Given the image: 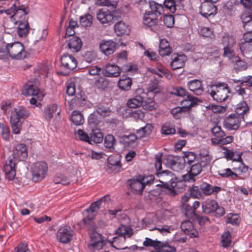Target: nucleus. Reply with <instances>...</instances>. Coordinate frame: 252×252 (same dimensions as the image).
Instances as JSON below:
<instances>
[{
  "label": "nucleus",
  "instance_id": "obj_1",
  "mask_svg": "<svg viewBox=\"0 0 252 252\" xmlns=\"http://www.w3.org/2000/svg\"><path fill=\"white\" fill-rule=\"evenodd\" d=\"M27 52L23 44L19 42L11 43H0V59L22 60L27 57Z\"/></svg>",
  "mask_w": 252,
  "mask_h": 252
},
{
  "label": "nucleus",
  "instance_id": "obj_2",
  "mask_svg": "<svg viewBox=\"0 0 252 252\" xmlns=\"http://www.w3.org/2000/svg\"><path fill=\"white\" fill-rule=\"evenodd\" d=\"M110 201V196L108 195L102 197L100 199L93 202L89 208L86 209L84 212V218L81 221L78 223L80 227L86 226L88 229L94 231L96 228V225L94 221L96 214L100 208L102 202H106Z\"/></svg>",
  "mask_w": 252,
  "mask_h": 252
},
{
  "label": "nucleus",
  "instance_id": "obj_3",
  "mask_svg": "<svg viewBox=\"0 0 252 252\" xmlns=\"http://www.w3.org/2000/svg\"><path fill=\"white\" fill-rule=\"evenodd\" d=\"M207 92L214 100L222 102L226 101L228 98L230 90L227 84L218 83L210 85L208 88Z\"/></svg>",
  "mask_w": 252,
  "mask_h": 252
},
{
  "label": "nucleus",
  "instance_id": "obj_4",
  "mask_svg": "<svg viewBox=\"0 0 252 252\" xmlns=\"http://www.w3.org/2000/svg\"><path fill=\"white\" fill-rule=\"evenodd\" d=\"M11 7L6 11L7 14H12L10 17V21L13 23L27 21V11L24 5H20L18 0H11Z\"/></svg>",
  "mask_w": 252,
  "mask_h": 252
},
{
  "label": "nucleus",
  "instance_id": "obj_5",
  "mask_svg": "<svg viewBox=\"0 0 252 252\" xmlns=\"http://www.w3.org/2000/svg\"><path fill=\"white\" fill-rule=\"evenodd\" d=\"M203 212L205 214H210L217 218L223 216L225 214V209L219 206L215 200H208L202 204Z\"/></svg>",
  "mask_w": 252,
  "mask_h": 252
},
{
  "label": "nucleus",
  "instance_id": "obj_6",
  "mask_svg": "<svg viewBox=\"0 0 252 252\" xmlns=\"http://www.w3.org/2000/svg\"><path fill=\"white\" fill-rule=\"evenodd\" d=\"M153 176L144 177L139 176L138 179H133L129 181V186L132 190L136 194H141L146 185L150 184L153 182Z\"/></svg>",
  "mask_w": 252,
  "mask_h": 252
},
{
  "label": "nucleus",
  "instance_id": "obj_7",
  "mask_svg": "<svg viewBox=\"0 0 252 252\" xmlns=\"http://www.w3.org/2000/svg\"><path fill=\"white\" fill-rule=\"evenodd\" d=\"M48 165L45 161H39L34 163L32 167V179L34 182L43 180L47 173Z\"/></svg>",
  "mask_w": 252,
  "mask_h": 252
},
{
  "label": "nucleus",
  "instance_id": "obj_8",
  "mask_svg": "<svg viewBox=\"0 0 252 252\" xmlns=\"http://www.w3.org/2000/svg\"><path fill=\"white\" fill-rule=\"evenodd\" d=\"M156 175L159 178V181L164 186L170 184L172 188H179L180 184H182L183 181H177V179L174 177L172 172L168 170L156 172Z\"/></svg>",
  "mask_w": 252,
  "mask_h": 252
},
{
  "label": "nucleus",
  "instance_id": "obj_9",
  "mask_svg": "<svg viewBox=\"0 0 252 252\" xmlns=\"http://www.w3.org/2000/svg\"><path fill=\"white\" fill-rule=\"evenodd\" d=\"M190 166V169L188 173L182 176V181L184 183L194 182L195 181V177L201 172V166L198 161L195 162L194 159L189 160L187 163Z\"/></svg>",
  "mask_w": 252,
  "mask_h": 252
},
{
  "label": "nucleus",
  "instance_id": "obj_10",
  "mask_svg": "<svg viewBox=\"0 0 252 252\" xmlns=\"http://www.w3.org/2000/svg\"><path fill=\"white\" fill-rule=\"evenodd\" d=\"M61 67L63 68L65 71L61 72V73L63 75H67L71 70L75 69L77 66V62L76 59L71 55L68 54H64L61 57Z\"/></svg>",
  "mask_w": 252,
  "mask_h": 252
},
{
  "label": "nucleus",
  "instance_id": "obj_11",
  "mask_svg": "<svg viewBox=\"0 0 252 252\" xmlns=\"http://www.w3.org/2000/svg\"><path fill=\"white\" fill-rule=\"evenodd\" d=\"M242 121H245L244 116L231 114L224 120L223 126L228 130H237L239 128Z\"/></svg>",
  "mask_w": 252,
  "mask_h": 252
},
{
  "label": "nucleus",
  "instance_id": "obj_12",
  "mask_svg": "<svg viewBox=\"0 0 252 252\" xmlns=\"http://www.w3.org/2000/svg\"><path fill=\"white\" fill-rule=\"evenodd\" d=\"M73 235V231L68 225L62 226L57 233V239L61 243L67 244L71 241Z\"/></svg>",
  "mask_w": 252,
  "mask_h": 252
},
{
  "label": "nucleus",
  "instance_id": "obj_13",
  "mask_svg": "<svg viewBox=\"0 0 252 252\" xmlns=\"http://www.w3.org/2000/svg\"><path fill=\"white\" fill-rule=\"evenodd\" d=\"M96 18L101 24L110 26L114 23V15L112 11L102 8L97 13Z\"/></svg>",
  "mask_w": 252,
  "mask_h": 252
},
{
  "label": "nucleus",
  "instance_id": "obj_14",
  "mask_svg": "<svg viewBox=\"0 0 252 252\" xmlns=\"http://www.w3.org/2000/svg\"><path fill=\"white\" fill-rule=\"evenodd\" d=\"M23 93L26 96H36L39 101L42 100L45 95V93L43 91L31 83H27L24 86Z\"/></svg>",
  "mask_w": 252,
  "mask_h": 252
},
{
  "label": "nucleus",
  "instance_id": "obj_15",
  "mask_svg": "<svg viewBox=\"0 0 252 252\" xmlns=\"http://www.w3.org/2000/svg\"><path fill=\"white\" fill-rule=\"evenodd\" d=\"M17 158L8 159L4 165L3 170L5 174L6 178L9 180H12L15 175V165Z\"/></svg>",
  "mask_w": 252,
  "mask_h": 252
},
{
  "label": "nucleus",
  "instance_id": "obj_16",
  "mask_svg": "<svg viewBox=\"0 0 252 252\" xmlns=\"http://www.w3.org/2000/svg\"><path fill=\"white\" fill-rule=\"evenodd\" d=\"M100 51L106 56L114 53L117 48V43L112 40H103L99 44Z\"/></svg>",
  "mask_w": 252,
  "mask_h": 252
},
{
  "label": "nucleus",
  "instance_id": "obj_17",
  "mask_svg": "<svg viewBox=\"0 0 252 252\" xmlns=\"http://www.w3.org/2000/svg\"><path fill=\"white\" fill-rule=\"evenodd\" d=\"M61 112V107L56 104H52L47 106L44 110V117L45 120L50 121L53 117L54 114L57 118L59 116Z\"/></svg>",
  "mask_w": 252,
  "mask_h": 252
},
{
  "label": "nucleus",
  "instance_id": "obj_18",
  "mask_svg": "<svg viewBox=\"0 0 252 252\" xmlns=\"http://www.w3.org/2000/svg\"><path fill=\"white\" fill-rule=\"evenodd\" d=\"M200 13L204 17L208 18L216 14L217 8L212 3L202 2L200 6Z\"/></svg>",
  "mask_w": 252,
  "mask_h": 252
},
{
  "label": "nucleus",
  "instance_id": "obj_19",
  "mask_svg": "<svg viewBox=\"0 0 252 252\" xmlns=\"http://www.w3.org/2000/svg\"><path fill=\"white\" fill-rule=\"evenodd\" d=\"M30 115L29 111L23 106H19L15 108L12 112L10 119L13 121H18L21 122V120H24Z\"/></svg>",
  "mask_w": 252,
  "mask_h": 252
},
{
  "label": "nucleus",
  "instance_id": "obj_20",
  "mask_svg": "<svg viewBox=\"0 0 252 252\" xmlns=\"http://www.w3.org/2000/svg\"><path fill=\"white\" fill-rule=\"evenodd\" d=\"M188 89L194 94L201 95L204 91L202 82L200 80L193 79L187 83Z\"/></svg>",
  "mask_w": 252,
  "mask_h": 252
},
{
  "label": "nucleus",
  "instance_id": "obj_21",
  "mask_svg": "<svg viewBox=\"0 0 252 252\" xmlns=\"http://www.w3.org/2000/svg\"><path fill=\"white\" fill-rule=\"evenodd\" d=\"M121 69L118 66L114 64L108 63L102 69V74L106 77H117L120 75Z\"/></svg>",
  "mask_w": 252,
  "mask_h": 252
},
{
  "label": "nucleus",
  "instance_id": "obj_22",
  "mask_svg": "<svg viewBox=\"0 0 252 252\" xmlns=\"http://www.w3.org/2000/svg\"><path fill=\"white\" fill-rule=\"evenodd\" d=\"M222 42L224 44L227 42L224 48V56L231 59L234 56V52L231 49V46L235 43V39L232 36H224L223 37Z\"/></svg>",
  "mask_w": 252,
  "mask_h": 252
},
{
  "label": "nucleus",
  "instance_id": "obj_23",
  "mask_svg": "<svg viewBox=\"0 0 252 252\" xmlns=\"http://www.w3.org/2000/svg\"><path fill=\"white\" fill-rule=\"evenodd\" d=\"M181 228L186 234L191 238L198 236V232L194 228L192 223L190 220L183 221L181 225Z\"/></svg>",
  "mask_w": 252,
  "mask_h": 252
},
{
  "label": "nucleus",
  "instance_id": "obj_24",
  "mask_svg": "<svg viewBox=\"0 0 252 252\" xmlns=\"http://www.w3.org/2000/svg\"><path fill=\"white\" fill-rule=\"evenodd\" d=\"M170 167L173 170L179 172L183 170L186 165L185 158H166Z\"/></svg>",
  "mask_w": 252,
  "mask_h": 252
},
{
  "label": "nucleus",
  "instance_id": "obj_25",
  "mask_svg": "<svg viewBox=\"0 0 252 252\" xmlns=\"http://www.w3.org/2000/svg\"><path fill=\"white\" fill-rule=\"evenodd\" d=\"M172 62L170 65L173 70H176L183 67L186 61V57L185 55H174L172 56Z\"/></svg>",
  "mask_w": 252,
  "mask_h": 252
},
{
  "label": "nucleus",
  "instance_id": "obj_26",
  "mask_svg": "<svg viewBox=\"0 0 252 252\" xmlns=\"http://www.w3.org/2000/svg\"><path fill=\"white\" fill-rule=\"evenodd\" d=\"M190 197L185 195L182 198V202L183 207L186 211L185 215L188 218L192 219H194V216L196 215V213L194 212L192 206L187 203L190 201Z\"/></svg>",
  "mask_w": 252,
  "mask_h": 252
},
{
  "label": "nucleus",
  "instance_id": "obj_27",
  "mask_svg": "<svg viewBox=\"0 0 252 252\" xmlns=\"http://www.w3.org/2000/svg\"><path fill=\"white\" fill-rule=\"evenodd\" d=\"M158 22V16L152 13L147 11L143 15V23L148 27L152 28L156 26Z\"/></svg>",
  "mask_w": 252,
  "mask_h": 252
},
{
  "label": "nucleus",
  "instance_id": "obj_28",
  "mask_svg": "<svg viewBox=\"0 0 252 252\" xmlns=\"http://www.w3.org/2000/svg\"><path fill=\"white\" fill-rule=\"evenodd\" d=\"M172 51V49L167 40L165 38L160 39L158 49L160 55L162 57L169 56Z\"/></svg>",
  "mask_w": 252,
  "mask_h": 252
},
{
  "label": "nucleus",
  "instance_id": "obj_29",
  "mask_svg": "<svg viewBox=\"0 0 252 252\" xmlns=\"http://www.w3.org/2000/svg\"><path fill=\"white\" fill-rule=\"evenodd\" d=\"M82 46V42L81 39L76 36H72L68 41L67 46L73 52H78Z\"/></svg>",
  "mask_w": 252,
  "mask_h": 252
},
{
  "label": "nucleus",
  "instance_id": "obj_30",
  "mask_svg": "<svg viewBox=\"0 0 252 252\" xmlns=\"http://www.w3.org/2000/svg\"><path fill=\"white\" fill-rule=\"evenodd\" d=\"M13 24L15 25H18L17 27V32L19 36L21 37H26L30 30L28 20Z\"/></svg>",
  "mask_w": 252,
  "mask_h": 252
},
{
  "label": "nucleus",
  "instance_id": "obj_31",
  "mask_svg": "<svg viewBox=\"0 0 252 252\" xmlns=\"http://www.w3.org/2000/svg\"><path fill=\"white\" fill-rule=\"evenodd\" d=\"M27 148L25 144H19L13 149V158H27Z\"/></svg>",
  "mask_w": 252,
  "mask_h": 252
},
{
  "label": "nucleus",
  "instance_id": "obj_32",
  "mask_svg": "<svg viewBox=\"0 0 252 252\" xmlns=\"http://www.w3.org/2000/svg\"><path fill=\"white\" fill-rule=\"evenodd\" d=\"M114 30L117 35L128 34L129 32L128 26L122 21L117 23L114 26Z\"/></svg>",
  "mask_w": 252,
  "mask_h": 252
},
{
  "label": "nucleus",
  "instance_id": "obj_33",
  "mask_svg": "<svg viewBox=\"0 0 252 252\" xmlns=\"http://www.w3.org/2000/svg\"><path fill=\"white\" fill-rule=\"evenodd\" d=\"M198 99L190 94L187 95L186 98L181 101L182 108L189 109L197 104Z\"/></svg>",
  "mask_w": 252,
  "mask_h": 252
},
{
  "label": "nucleus",
  "instance_id": "obj_34",
  "mask_svg": "<svg viewBox=\"0 0 252 252\" xmlns=\"http://www.w3.org/2000/svg\"><path fill=\"white\" fill-rule=\"evenodd\" d=\"M149 6L151 10L149 12L153 13L157 16H160L163 14L164 7L161 4H159L155 1H150Z\"/></svg>",
  "mask_w": 252,
  "mask_h": 252
},
{
  "label": "nucleus",
  "instance_id": "obj_35",
  "mask_svg": "<svg viewBox=\"0 0 252 252\" xmlns=\"http://www.w3.org/2000/svg\"><path fill=\"white\" fill-rule=\"evenodd\" d=\"M249 110L250 108L247 103L243 100L237 105L235 110V113L234 114L239 116H244V119H245V116L249 112Z\"/></svg>",
  "mask_w": 252,
  "mask_h": 252
},
{
  "label": "nucleus",
  "instance_id": "obj_36",
  "mask_svg": "<svg viewBox=\"0 0 252 252\" xmlns=\"http://www.w3.org/2000/svg\"><path fill=\"white\" fill-rule=\"evenodd\" d=\"M161 192H162L161 189H157L151 190L148 192L146 197L152 202H158L161 199Z\"/></svg>",
  "mask_w": 252,
  "mask_h": 252
},
{
  "label": "nucleus",
  "instance_id": "obj_37",
  "mask_svg": "<svg viewBox=\"0 0 252 252\" xmlns=\"http://www.w3.org/2000/svg\"><path fill=\"white\" fill-rule=\"evenodd\" d=\"M91 144L100 143L103 140V135L99 129H93L90 133Z\"/></svg>",
  "mask_w": 252,
  "mask_h": 252
},
{
  "label": "nucleus",
  "instance_id": "obj_38",
  "mask_svg": "<svg viewBox=\"0 0 252 252\" xmlns=\"http://www.w3.org/2000/svg\"><path fill=\"white\" fill-rule=\"evenodd\" d=\"M144 102V97L141 95H136L129 99L127 102V106L131 108H136L141 106Z\"/></svg>",
  "mask_w": 252,
  "mask_h": 252
},
{
  "label": "nucleus",
  "instance_id": "obj_39",
  "mask_svg": "<svg viewBox=\"0 0 252 252\" xmlns=\"http://www.w3.org/2000/svg\"><path fill=\"white\" fill-rule=\"evenodd\" d=\"M107 166L112 171L117 172L121 168L120 158H107Z\"/></svg>",
  "mask_w": 252,
  "mask_h": 252
},
{
  "label": "nucleus",
  "instance_id": "obj_40",
  "mask_svg": "<svg viewBox=\"0 0 252 252\" xmlns=\"http://www.w3.org/2000/svg\"><path fill=\"white\" fill-rule=\"evenodd\" d=\"M0 135L4 140H8L9 139V128L4 121H0Z\"/></svg>",
  "mask_w": 252,
  "mask_h": 252
},
{
  "label": "nucleus",
  "instance_id": "obj_41",
  "mask_svg": "<svg viewBox=\"0 0 252 252\" xmlns=\"http://www.w3.org/2000/svg\"><path fill=\"white\" fill-rule=\"evenodd\" d=\"M132 83V80L129 77L121 78L118 82V86L122 90L128 91L130 90Z\"/></svg>",
  "mask_w": 252,
  "mask_h": 252
},
{
  "label": "nucleus",
  "instance_id": "obj_42",
  "mask_svg": "<svg viewBox=\"0 0 252 252\" xmlns=\"http://www.w3.org/2000/svg\"><path fill=\"white\" fill-rule=\"evenodd\" d=\"M225 219L226 223H230L233 225H238L241 221V219L237 214H229Z\"/></svg>",
  "mask_w": 252,
  "mask_h": 252
},
{
  "label": "nucleus",
  "instance_id": "obj_43",
  "mask_svg": "<svg viewBox=\"0 0 252 252\" xmlns=\"http://www.w3.org/2000/svg\"><path fill=\"white\" fill-rule=\"evenodd\" d=\"M71 120L73 124L76 126L81 125L84 122L83 116L80 112L77 111H73Z\"/></svg>",
  "mask_w": 252,
  "mask_h": 252
},
{
  "label": "nucleus",
  "instance_id": "obj_44",
  "mask_svg": "<svg viewBox=\"0 0 252 252\" xmlns=\"http://www.w3.org/2000/svg\"><path fill=\"white\" fill-rule=\"evenodd\" d=\"M231 233L229 231H225L222 235L221 243L224 248H228L231 243Z\"/></svg>",
  "mask_w": 252,
  "mask_h": 252
},
{
  "label": "nucleus",
  "instance_id": "obj_45",
  "mask_svg": "<svg viewBox=\"0 0 252 252\" xmlns=\"http://www.w3.org/2000/svg\"><path fill=\"white\" fill-rule=\"evenodd\" d=\"M205 54L206 55L205 57L207 58L216 59L218 58L220 56V52L217 47L207 48Z\"/></svg>",
  "mask_w": 252,
  "mask_h": 252
},
{
  "label": "nucleus",
  "instance_id": "obj_46",
  "mask_svg": "<svg viewBox=\"0 0 252 252\" xmlns=\"http://www.w3.org/2000/svg\"><path fill=\"white\" fill-rule=\"evenodd\" d=\"M150 70L152 73L157 74L160 77L162 76L161 73L163 74L168 79H170L172 77V75L162 66H160L157 69L151 68Z\"/></svg>",
  "mask_w": 252,
  "mask_h": 252
},
{
  "label": "nucleus",
  "instance_id": "obj_47",
  "mask_svg": "<svg viewBox=\"0 0 252 252\" xmlns=\"http://www.w3.org/2000/svg\"><path fill=\"white\" fill-rule=\"evenodd\" d=\"M118 1V0H96V4L99 6L115 8Z\"/></svg>",
  "mask_w": 252,
  "mask_h": 252
},
{
  "label": "nucleus",
  "instance_id": "obj_48",
  "mask_svg": "<svg viewBox=\"0 0 252 252\" xmlns=\"http://www.w3.org/2000/svg\"><path fill=\"white\" fill-rule=\"evenodd\" d=\"M180 2L175 0H164V7L169 9L171 13L175 12L177 7L179 5Z\"/></svg>",
  "mask_w": 252,
  "mask_h": 252
},
{
  "label": "nucleus",
  "instance_id": "obj_49",
  "mask_svg": "<svg viewBox=\"0 0 252 252\" xmlns=\"http://www.w3.org/2000/svg\"><path fill=\"white\" fill-rule=\"evenodd\" d=\"M80 22L83 27H90L93 22V16L90 14L81 16L80 18Z\"/></svg>",
  "mask_w": 252,
  "mask_h": 252
},
{
  "label": "nucleus",
  "instance_id": "obj_50",
  "mask_svg": "<svg viewBox=\"0 0 252 252\" xmlns=\"http://www.w3.org/2000/svg\"><path fill=\"white\" fill-rule=\"evenodd\" d=\"M189 191L191 197L198 199L202 198L200 188H199L198 186H193L191 188H189Z\"/></svg>",
  "mask_w": 252,
  "mask_h": 252
},
{
  "label": "nucleus",
  "instance_id": "obj_51",
  "mask_svg": "<svg viewBox=\"0 0 252 252\" xmlns=\"http://www.w3.org/2000/svg\"><path fill=\"white\" fill-rule=\"evenodd\" d=\"M10 123L12 132L16 134H19L21 129L22 122H19L17 120L13 121L12 119H10Z\"/></svg>",
  "mask_w": 252,
  "mask_h": 252
},
{
  "label": "nucleus",
  "instance_id": "obj_52",
  "mask_svg": "<svg viewBox=\"0 0 252 252\" xmlns=\"http://www.w3.org/2000/svg\"><path fill=\"white\" fill-rule=\"evenodd\" d=\"M227 159L233 160L235 161L240 162V165L238 167V170L241 174H245L247 173L249 168V166L246 165L242 160V158H227Z\"/></svg>",
  "mask_w": 252,
  "mask_h": 252
},
{
  "label": "nucleus",
  "instance_id": "obj_53",
  "mask_svg": "<svg viewBox=\"0 0 252 252\" xmlns=\"http://www.w3.org/2000/svg\"><path fill=\"white\" fill-rule=\"evenodd\" d=\"M161 244V241L158 240H153L152 239L146 238L145 240L143 242V245L145 247H154L156 250H158L159 245Z\"/></svg>",
  "mask_w": 252,
  "mask_h": 252
},
{
  "label": "nucleus",
  "instance_id": "obj_54",
  "mask_svg": "<svg viewBox=\"0 0 252 252\" xmlns=\"http://www.w3.org/2000/svg\"><path fill=\"white\" fill-rule=\"evenodd\" d=\"M158 251L161 252H175L176 249L175 247L169 245L167 243L161 242Z\"/></svg>",
  "mask_w": 252,
  "mask_h": 252
},
{
  "label": "nucleus",
  "instance_id": "obj_55",
  "mask_svg": "<svg viewBox=\"0 0 252 252\" xmlns=\"http://www.w3.org/2000/svg\"><path fill=\"white\" fill-rule=\"evenodd\" d=\"M200 189L202 194V198L212 194V186L207 183H204L200 186Z\"/></svg>",
  "mask_w": 252,
  "mask_h": 252
},
{
  "label": "nucleus",
  "instance_id": "obj_56",
  "mask_svg": "<svg viewBox=\"0 0 252 252\" xmlns=\"http://www.w3.org/2000/svg\"><path fill=\"white\" fill-rule=\"evenodd\" d=\"M115 142L114 137L112 135L108 134L104 138V146L108 149H113Z\"/></svg>",
  "mask_w": 252,
  "mask_h": 252
},
{
  "label": "nucleus",
  "instance_id": "obj_57",
  "mask_svg": "<svg viewBox=\"0 0 252 252\" xmlns=\"http://www.w3.org/2000/svg\"><path fill=\"white\" fill-rule=\"evenodd\" d=\"M175 188H172L170 186V184L168 185H165L161 188L162 192H164L165 194L169 195L171 197H174L177 194L176 191L175 189Z\"/></svg>",
  "mask_w": 252,
  "mask_h": 252
},
{
  "label": "nucleus",
  "instance_id": "obj_58",
  "mask_svg": "<svg viewBox=\"0 0 252 252\" xmlns=\"http://www.w3.org/2000/svg\"><path fill=\"white\" fill-rule=\"evenodd\" d=\"M122 139L125 144L129 145L130 144L135 142L137 139V136L134 134H129L128 135L125 134L122 136Z\"/></svg>",
  "mask_w": 252,
  "mask_h": 252
},
{
  "label": "nucleus",
  "instance_id": "obj_59",
  "mask_svg": "<svg viewBox=\"0 0 252 252\" xmlns=\"http://www.w3.org/2000/svg\"><path fill=\"white\" fill-rule=\"evenodd\" d=\"M54 182L56 184H62L67 185L69 184V179L65 176L60 174L57 175L54 178Z\"/></svg>",
  "mask_w": 252,
  "mask_h": 252
},
{
  "label": "nucleus",
  "instance_id": "obj_60",
  "mask_svg": "<svg viewBox=\"0 0 252 252\" xmlns=\"http://www.w3.org/2000/svg\"><path fill=\"white\" fill-rule=\"evenodd\" d=\"M176 130L174 127L170 126L168 124H165L161 127V133L165 135H169L174 134Z\"/></svg>",
  "mask_w": 252,
  "mask_h": 252
},
{
  "label": "nucleus",
  "instance_id": "obj_61",
  "mask_svg": "<svg viewBox=\"0 0 252 252\" xmlns=\"http://www.w3.org/2000/svg\"><path fill=\"white\" fill-rule=\"evenodd\" d=\"M212 134L218 139L223 138L225 136V133L221 129L220 126H216L212 128Z\"/></svg>",
  "mask_w": 252,
  "mask_h": 252
},
{
  "label": "nucleus",
  "instance_id": "obj_62",
  "mask_svg": "<svg viewBox=\"0 0 252 252\" xmlns=\"http://www.w3.org/2000/svg\"><path fill=\"white\" fill-rule=\"evenodd\" d=\"M100 122V121L95 112L90 114L88 118V123L92 126H97Z\"/></svg>",
  "mask_w": 252,
  "mask_h": 252
},
{
  "label": "nucleus",
  "instance_id": "obj_63",
  "mask_svg": "<svg viewBox=\"0 0 252 252\" xmlns=\"http://www.w3.org/2000/svg\"><path fill=\"white\" fill-rule=\"evenodd\" d=\"M122 69L126 72L134 73L137 71L138 67L136 64L128 63L126 65H124Z\"/></svg>",
  "mask_w": 252,
  "mask_h": 252
},
{
  "label": "nucleus",
  "instance_id": "obj_64",
  "mask_svg": "<svg viewBox=\"0 0 252 252\" xmlns=\"http://www.w3.org/2000/svg\"><path fill=\"white\" fill-rule=\"evenodd\" d=\"M239 46L241 53L244 56H245V54H247L252 48V46L250 43L244 41L240 43Z\"/></svg>",
  "mask_w": 252,
  "mask_h": 252
}]
</instances>
